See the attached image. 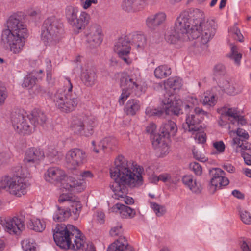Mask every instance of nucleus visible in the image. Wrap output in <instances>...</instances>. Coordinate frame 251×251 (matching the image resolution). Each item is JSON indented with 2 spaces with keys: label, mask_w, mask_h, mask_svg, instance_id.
<instances>
[{
  "label": "nucleus",
  "mask_w": 251,
  "mask_h": 251,
  "mask_svg": "<svg viewBox=\"0 0 251 251\" xmlns=\"http://www.w3.org/2000/svg\"><path fill=\"white\" fill-rule=\"evenodd\" d=\"M126 185V184H113L111 189L115 199L123 201L127 204H132L134 203V200L126 196L128 192Z\"/></svg>",
  "instance_id": "4be33fe9"
},
{
  "label": "nucleus",
  "mask_w": 251,
  "mask_h": 251,
  "mask_svg": "<svg viewBox=\"0 0 251 251\" xmlns=\"http://www.w3.org/2000/svg\"><path fill=\"white\" fill-rule=\"evenodd\" d=\"M168 139L161 135L156 136L153 141L152 146L156 150L159 157H163L170 152Z\"/></svg>",
  "instance_id": "b1692460"
},
{
  "label": "nucleus",
  "mask_w": 251,
  "mask_h": 251,
  "mask_svg": "<svg viewBox=\"0 0 251 251\" xmlns=\"http://www.w3.org/2000/svg\"><path fill=\"white\" fill-rule=\"evenodd\" d=\"M190 168L197 176H201L202 173V167L197 162H192L190 163Z\"/></svg>",
  "instance_id": "13d9d810"
},
{
  "label": "nucleus",
  "mask_w": 251,
  "mask_h": 251,
  "mask_svg": "<svg viewBox=\"0 0 251 251\" xmlns=\"http://www.w3.org/2000/svg\"><path fill=\"white\" fill-rule=\"evenodd\" d=\"M162 136L168 139L169 138L175 136L177 132V127L176 123L172 121H169L164 124L161 127Z\"/></svg>",
  "instance_id": "72a5a7b5"
},
{
  "label": "nucleus",
  "mask_w": 251,
  "mask_h": 251,
  "mask_svg": "<svg viewBox=\"0 0 251 251\" xmlns=\"http://www.w3.org/2000/svg\"><path fill=\"white\" fill-rule=\"evenodd\" d=\"M159 180H161L163 182H169L173 183H176V181L174 180L172 178L171 175L168 173H163L160 174L159 176Z\"/></svg>",
  "instance_id": "052dcab7"
},
{
  "label": "nucleus",
  "mask_w": 251,
  "mask_h": 251,
  "mask_svg": "<svg viewBox=\"0 0 251 251\" xmlns=\"http://www.w3.org/2000/svg\"><path fill=\"white\" fill-rule=\"evenodd\" d=\"M111 211L119 213L123 218H132L136 215V212L131 208L121 203H116L112 208Z\"/></svg>",
  "instance_id": "7c9ffc66"
},
{
  "label": "nucleus",
  "mask_w": 251,
  "mask_h": 251,
  "mask_svg": "<svg viewBox=\"0 0 251 251\" xmlns=\"http://www.w3.org/2000/svg\"><path fill=\"white\" fill-rule=\"evenodd\" d=\"M209 172L212 176L210 180V189L213 193L229 184L228 179L225 176V172L221 169L212 168L209 170Z\"/></svg>",
  "instance_id": "6ab92c4d"
},
{
  "label": "nucleus",
  "mask_w": 251,
  "mask_h": 251,
  "mask_svg": "<svg viewBox=\"0 0 251 251\" xmlns=\"http://www.w3.org/2000/svg\"><path fill=\"white\" fill-rule=\"evenodd\" d=\"M130 43L127 37L119 39L116 43L114 47L115 52L127 64L130 63L128 57L130 52Z\"/></svg>",
  "instance_id": "412c9836"
},
{
  "label": "nucleus",
  "mask_w": 251,
  "mask_h": 251,
  "mask_svg": "<svg viewBox=\"0 0 251 251\" xmlns=\"http://www.w3.org/2000/svg\"><path fill=\"white\" fill-rule=\"evenodd\" d=\"M196 24L198 25L200 36L201 43L203 45L206 44L214 36L216 29L217 24L213 20H207L200 21L196 20Z\"/></svg>",
  "instance_id": "4468645a"
},
{
  "label": "nucleus",
  "mask_w": 251,
  "mask_h": 251,
  "mask_svg": "<svg viewBox=\"0 0 251 251\" xmlns=\"http://www.w3.org/2000/svg\"><path fill=\"white\" fill-rule=\"evenodd\" d=\"M75 196L69 193H62L59 195L58 201L60 203L67 202L69 204Z\"/></svg>",
  "instance_id": "5fc2aeb1"
},
{
  "label": "nucleus",
  "mask_w": 251,
  "mask_h": 251,
  "mask_svg": "<svg viewBox=\"0 0 251 251\" xmlns=\"http://www.w3.org/2000/svg\"><path fill=\"white\" fill-rule=\"evenodd\" d=\"M69 204L71 208L68 209L70 210L71 212H72L74 214L78 215L82 208V204L79 198L75 196Z\"/></svg>",
  "instance_id": "de8ad7c7"
},
{
  "label": "nucleus",
  "mask_w": 251,
  "mask_h": 251,
  "mask_svg": "<svg viewBox=\"0 0 251 251\" xmlns=\"http://www.w3.org/2000/svg\"><path fill=\"white\" fill-rule=\"evenodd\" d=\"M123 232L122 227L121 225H117L113 227L110 230L109 233L112 236H116L121 234Z\"/></svg>",
  "instance_id": "e2e57ef3"
},
{
  "label": "nucleus",
  "mask_w": 251,
  "mask_h": 251,
  "mask_svg": "<svg viewBox=\"0 0 251 251\" xmlns=\"http://www.w3.org/2000/svg\"><path fill=\"white\" fill-rule=\"evenodd\" d=\"M53 232L55 242L62 249L77 251L82 249L85 243L84 236L72 225L58 224Z\"/></svg>",
  "instance_id": "f03ea898"
},
{
  "label": "nucleus",
  "mask_w": 251,
  "mask_h": 251,
  "mask_svg": "<svg viewBox=\"0 0 251 251\" xmlns=\"http://www.w3.org/2000/svg\"><path fill=\"white\" fill-rule=\"evenodd\" d=\"M213 150L212 155L223 154L226 149V145L223 141H215L212 142Z\"/></svg>",
  "instance_id": "c03bdc74"
},
{
  "label": "nucleus",
  "mask_w": 251,
  "mask_h": 251,
  "mask_svg": "<svg viewBox=\"0 0 251 251\" xmlns=\"http://www.w3.org/2000/svg\"><path fill=\"white\" fill-rule=\"evenodd\" d=\"M149 203L151 208L157 216H162L166 212V207L164 205L159 204L151 201H149Z\"/></svg>",
  "instance_id": "a18cd8bd"
},
{
  "label": "nucleus",
  "mask_w": 251,
  "mask_h": 251,
  "mask_svg": "<svg viewBox=\"0 0 251 251\" xmlns=\"http://www.w3.org/2000/svg\"><path fill=\"white\" fill-rule=\"evenodd\" d=\"M143 171L142 167L137 164H131L124 156L119 155L110 169V175L114 181L113 184H126L133 188L142 185Z\"/></svg>",
  "instance_id": "f257e3e1"
},
{
  "label": "nucleus",
  "mask_w": 251,
  "mask_h": 251,
  "mask_svg": "<svg viewBox=\"0 0 251 251\" xmlns=\"http://www.w3.org/2000/svg\"><path fill=\"white\" fill-rule=\"evenodd\" d=\"M80 5L84 10L90 8L91 6L96 5L98 3V0H79Z\"/></svg>",
  "instance_id": "6e6d98bb"
},
{
  "label": "nucleus",
  "mask_w": 251,
  "mask_h": 251,
  "mask_svg": "<svg viewBox=\"0 0 251 251\" xmlns=\"http://www.w3.org/2000/svg\"><path fill=\"white\" fill-rule=\"evenodd\" d=\"M174 96H169L168 99L163 100V108L158 109L149 107L146 109V114L148 116H160L165 112L167 114L173 113L175 115H178L182 112L181 107L183 104L182 101L180 99L174 100Z\"/></svg>",
  "instance_id": "1a4fd4ad"
},
{
  "label": "nucleus",
  "mask_w": 251,
  "mask_h": 251,
  "mask_svg": "<svg viewBox=\"0 0 251 251\" xmlns=\"http://www.w3.org/2000/svg\"><path fill=\"white\" fill-rule=\"evenodd\" d=\"M97 125L94 118H75L71 123V128L74 133L86 137L91 135L93 128Z\"/></svg>",
  "instance_id": "f8f14e48"
},
{
  "label": "nucleus",
  "mask_w": 251,
  "mask_h": 251,
  "mask_svg": "<svg viewBox=\"0 0 251 251\" xmlns=\"http://www.w3.org/2000/svg\"><path fill=\"white\" fill-rule=\"evenodd\" d=\"M141 107V104L138 100L131 99L126 103L124 111L126 115L133 116L140 111Z\"/></svg>",
  "instance_id": "473e14b6"
},
{
  "label": "nucleus",
  "mask_w": 251,
  "mask_h": 251,
  "mask_svg": "<svg viewBox=\"0 0 251 251\" xmlns=\"http://www.w3.org/2000/svg\"><path fill=\"white\" fill-rule=\"evenodd\" d=\"M195 133V132L193 134ZM194 138L198 143H203L206 141V135L203 132L197 131Z\"/></svg>",
  "instance_id": "69168bd1"
},
{
  "label": "nucleus",
  "mask_w": 251,
  "mask_h": 251,
  "mask_svg": "<svg viewBox=\"0 0 251 251\" xmlns=\"http://www.w3.org/2000/svg\"><path fill=\"white\" fill-rule=\"evenodd\" d=\"M65 88L59 89L53 96L55 107L61 112L68 113L76 107L78 101L77 98L73 94V85L69 78H66Z\"/></svg>",
  "instance_id": "39448f33"
},
{
  "label": "nucleus",
  "mask_w": 251,
  "mask_h": 251,
  "mask_svg": "<svg viewBox=\"0 0 251 251\" xmlns=\"http://www.w3.org/2000/svg\"><path fill=\"white\" fill-rule=\"evenodd\" d=\"M70 177H68L64 170L57 167H50L44 175L45 181L49 183L57 185H60L61 189L66 188L64 184L69 183Z\"/></svg>",
  "instance_id": "ddd939ff"
},
{
  "label": "nucleus",
  "mask_w": 251,
  "mask_h": 251,
  "mask_svg": "<svg viewBox=\"0 0 251 251\" xmlns=\"http://www.w3.org/2000/svg\"><path fill=\"white\" fill-rule=\"evenodd\" d=\"M29 227L36 231L41 232L46 228V224L44 220L37 218H32L29 222Z\"/></svg>",
  "instance_id": "a19ab883"
},
{
  "label": "nucleus",
  "mask_w": 251,
  "mask_h": 251,
  "mask_svg": "<svg viewBox=\"0 0 251 251\" xmlns=\"http://www.w3.org/2000/svg\"><path fill=\"white\" fill-rule=\"evenodd\" d=\"M229 37L233 38L234 40L239 42L243 41V36L241 34L240 30L237 27L236 25H234L229 29Z\"/></svg>",
  "instance_id": "09e8293b"
},
{
  "label": "nucleus",
  "mask_w": 251,
  "mask_h": 251,
  "mask_svg": "<svg viewBox=\"0 0 251 251\" xmlns=\"http://www.w3.org/2000/svg\"><path fill=\"white\" fill-rule=\"evenodd\" d=\"M30 123L35 126L43 125L46 120L47 117L45 114L42 111L38 110H34L29 116Z\"/></svg>",
  "instance_id": "f704fd0d"
},
{
  "label": "nucleus",
  "mask_w": 251,
  "mask_h": 251,
  "mask_svg": "<svg viewBox=\"0 0 251 251\" xmlns=\"http://www.w3.org/2000/svg\"><path fill=\"white\" fill-rule=\"evenodd\" d=\"M28 183L20 176H5L0 178V191L5 190L10 195L20 198L27 192Z\"/></svg>",
  "instance_id": "423d86ee"
},
{
  "label": "nucleus",
  "mask_w": 251,
  "mask_h": 251,
  "mask_svg": "<svg viewBox=\"0 0 251 251\" xmlns=\"http://www.w3.org/2000/svg\"><path fill=\"white\" fill-rule=\"evenodd\" d=\"M13 172L15 173L13 176H20L24 178L27 174L26 169L23 168L21 166H18L13 169Z\"/></svg>",
  "instance_id": "bf43d9fd"
},
{
  "label": "nucleus",
  "mask_w": 251,
  "mask_h": 251,
  "mask_svg": "<svg viewBox=\"0 0 251 251\" xmlns=\"http://www.w3.org/2000/svg\"><path fill=\"white\" fill-rule=\"evenodd\" d=\"M78 12V7L74 5H68L65 9V17L72 26L77 19Z\"/></svg>",
  "instance_id": "e433bc0d"
},
{
  "label": "nucleus",
  "mask_w": 251,
  "mask_h": 251,
  "mask_svg": "<svg viewBox=\"0 0 251 251\" xmlns=\"http://www.w3.org/2000/svg\"><path fill=\"white\" fill-rule=\"evenodd\" d=\"M11 122L14 130L21 134H29L33 130V127L29 123L28 117L20 113H13L11 117Z\"/></svg>",
  "instance_id": "dca6fc26"
},
{
  "label": "nucleus",
  "mask_w": 251,
  "mask_h": 251,
  "mask_svg": "<svg viewBox=\"0 0 251 251\" xmlns=\"http://www.w3.org/2000/svg\"><path fill=\"white\" fill-rule=\"evenodd\" d=\"M71 216V211L68 209L58 207L53 215V219L55 222H63Z\"/></svg>",
  "instance_id": "58836bf2"
},
{
  "label": "nucleus",
  "mask_w": 251,
  "mask_h": 251,
  "mask_svg": "<svg viewBox=\"0 0 251 251\" xmlns=\"http://www.w3.org/2000/svg\"><path fill=\"white\" fill-rule=\"evenodd\" d=\"M107 251H135L133 247L130 245L127 239L121 236L111 243L108 247Z\"/></svg>",
  "instance_id": "a878e982"
},
{
  "label": "nucleus",
  "mask_w": 251,
  "mask_h": 251,
  "mask_svg": "<svg viewBox=\"0 0 251 251\" xmlns=\"http://www.w3.org/2000/svg\"><path fill=\"white\" fill-rule=\"evenodd\" d=\"M78 176L79 178L77 179L74 177H70L69 183L64 184L66 191L74 193L84 192L87 188V181L92 180L95 175L90 170H83L80 171Z\"/></svg>",
  "instance_id": "9b49d317"
},
{
  "label": "nucleus",
  "mask_w": 251,
  "mask_h": 251,
  "mask_svg": "<svg viewBox=\"0 0 251 251\" xmlns=\"http://www.w3.org/2000/svg\"><path fill=\"white\" fill-rule=\"evenodd\" d=\"M219 85L225 93L229 95H236L240 93L243 90L241 86L235 83L230 82L224 79L219 81Z\"/></svg>",
  "instance_id": "bb28decb"
},
{
  "label": "nucleus",
  "mask_w": 251,
  "mask_h": 251,
  "mask_svg": "<svg viewBox=\"0 0 251 251\" xmlns=\"http://www.w3.org/2000/svg\"><path fill=\"white\" fill-rule=\"evenodd\" d=\"M171 74V68L166 65H160L156 67L154 71L155 77L157 79H163L167 77Z\"/></svg>",
  "instance_id": "ea45409f"
},
{
  "label": "nucleus",
  "mask_w": 251,
  "mask_h": 251,
  "mask_svg": "<svg viewBox=\"0 0 251 251\" xmlns=\"http://www.w3.org/2000/svg\"><path fill=\"white\" fill-rule=\"evenodd\" d=\"M196 179L192 175H185L182 179L183 184L188 188Z\"/></svg>",
  "instance_id": "680f3d73"
},
{
  "label": "nucleus",
  "mask_w": 251,
  "mask_h": 251,
  "mask_svg": "<svg viewBox=\"0 0 251 251\" xmlns=\"http://www.w3.org/2000/svg\"><path fill=\"white\" fill-rule=\"evenodd\" d=\"M0 223L5 231L12 235L20 234L25 227L24 218L19 216L0 218Z\"/></svg>",
  "instance_id": "2eb2a0df"
},
{
  "label": "nucleus",
  "mask_w": 251,
  "mask_h": 251,
  "mask_svg": "<svg viewBox=\"0 0 251 251\" xmlns=\"http://www.w3.org/2000/svg\"><path fill=\"white\" fill-rule=\"evenodd\" d=\"M190 25L188 13L186 11L181 13L176 20L174 29L180 35L187 37L189 40L197 39L199 35L198 26L196 24Z\"/></svg>",
  "instance_id": "6e6552de"
},
{
  "label": "nucleus",
  "mask_w": 251,
  "mask_h": 251,
  "mask_svg": "<svg viewBox=\"0 0 251 251\" xmlns=\"http://www.w3.org/2000/svg\"><path fill=\"white\" fill-rule=\"evenodd\" d=\"M45 156L43 151L35 147L27 149L25 153L24 161L25 163H37L44 159Z\"/></svg>",
  "instance_id": "5701e85b"
},
{
  "label": "nucleus",
  "mask_w": 251,
  "mask_h": 251,
  "mask_svg": "<svg viewBox=\"0 0 251 251\" xmlns=\"http://www.w3.org/2000/svg\"><path fill=\"white\" fill-rule=\"evenodd\" d=\"M188 189L192 192L195 194H200L202 190V187L201 184L196 180L194 183L190 185Z\"/></svg>",
  "instance_id": "4d7b16f0"
},
{
  "label": "nucleus",
  "mask_w": 251,
  "mask_h": 251,
  "mask_svg": "<svg viewBox=\"0 0 251 251\" xmlns=\"http://www.w3.org/2000/svg\"><path fill=\"white\" fill-rule=\"evenodd\" d=\"M61 24L56 18L51 17L46 19L43 25L41 41L47 47H54L60 39Z\"/></svg>",
  "instance_id": "0eeeda50"
},
{
  "label": "nucleus",
  "mask_w": 251,
  "mask_h": 251,
  "mask_svg": "<svg viewBox=\"0 0 251 251\" xmlns=\"http://www.w3.org/2000/svg\"><path fill=\"white\" fill-rule=\"evenodd\" d=\"M118 143L117 139L113 137L105 138L99 144H97L96 141H93L92 142L93 151L96 153H98L99 152L98 147H101L103 149L106 148L112 149L113 147L117 146Z\"/></svg>",
  "instance_id": "c756f323"
},
{
  "label": "nucleus",
  "mask_w": 251,
  "mask_h": 251,
  "mask_svg": "<svg viewBox=\"0 0 251 251\" xmlns=\"http://www.w3.org/2000/svg\"><path fill=\"white\" fill-rule=\"evenodd\" d=\"M65 160L68 166L72 169H76L87 161V155L83 150L74 148L70 150L65 156Z\"/></svg>",
  "instance_id": "a211bd4d"
},
{
  "label": "nucleus",
  "mask_w": 251,
  "mask_h": 251,
  "mask_svg": "<svg viewBox=\"0 0 251 251\" xmlns=\"http://www.w3.org/2000/svg\"><path fill=\"white\" fill-rule=\"evenodd\" d=\"M147 0H123L122 9L127 12H137L143 10Z\"/></svg>",
  "instance_id": "393cba45"
},
{
  "label": "nucleus",
  "mask_w": 251,
  "mask_h": 251,
  "mask_svg": "<svg viewBox=\"0 0 251 251\" xmlns=\"http://www.w3.org/2000/svg\"><path fill=\"white\" fill-rule=\"evenodd\" d=\"M81 78L87 87L94 86L97 78L96 68L91 63L84 64L81 68Z\"/></svg>",
  "instance_id": "aec40b11"
},
{
  "label": "nucleus",
  "mask_w": 251,
  "mask_h": 251,
  "mask_svg": "<svg viewBox=\"0 0 251 251\" xmlns=\"http://www.w3.org/2000/svg\"><path fill=\"white\" fill-rule=\"evenodd\" d=\"M91 20L90 15L84 10L80 11L79 16H77L73 27L77 30L84 29L90 23Z\"/></svg>",
  "instance_id": "2f4dec72"
},
{
  "label": "nucleus",
  "mask_w": 251,
  "mask_h": 251,
  "mask_svg": "<svg viewBox=\"0 0 251 251\" xmlns=\"http://www.w3.org/2000/svg\"><path fill=\"white\" fill-rule=\"evenodd\" d=\"M202 103L204 105L214 106L217 103V97L210 92L204 93V98L201 100Z\"/></svg>",
  "instance_id": "37998d69"
},
{
  "label": "nucleus",
  "mask_w": 251,
  "mask_h": 251,
  "mask_svg": "<svg viewBox=\"0 0 251 251\" xmlns=\"http://www.w3.org/2000/svg\"><path fill=\"white\" fill-rule=\"evenodd\" d=\"M186 111L185 122L182 125L185 131L194 133L199 131L201 127L200 125L204 117H209V114L200 107Z\"/></svg>",
  "instance_id": "9d476101"
},
{
  "label": "nucleus",
  "mask_w": 251,
  "mask_h": 251,
  "mask_svg": "<svg viewBox=\"0 0 251 251\" xmlns=\"http://www.w3.org/2000/svg\"><path fill=\"white\" fill-rule=\"evenodd\" d=\"M232 137V140L231 144L233 147H235V151L237 152L242 145V142L239 137L234 136Z\"/></svg>",
  "instance_id": "338daca9"
},
{
  "label": "nucleus",
  "mask_w": 251,
  "mask_h": 251,
  "mask_svg": "<svg viewBox=\"0 0 251 251\" xmlns=\"http://www.w3.org/2000/svg\"><path fill=\"white\" fill-rule=\"evenodd\" d=\"M127 38L129 43L131 42L132 44L139 48H142L146 44L145 36L143 34L137 32L130 34Z\"/></svg>",
  "instance_id": "4c0bfd02"
},
{
  "label": "nucleus",
  "mask_w": 251,
  "mask_h": 251,
  "mask_svg": "<svg viewBox=\"0 0 251 251\" xmlns=\"http://www.w3.org/2000/svg\"><path fill=\"white\" fill-rule=\"evenodd\" d=\"M182 85V79L178 77L169 78L165 83V88H170L173 90H179Z\"/></svg>",
  "instance_id": "79ce46f5"
},
{
  "label": "nucleus",
  "mask_w": 251,
  "mask_h": 251,
  "mask_svg": "<svg viewBox=\"0 0 251 251\" xmlns=\"http://www.w3.org/2000/svg\"><path fill=\"white\" fill-rule=\"evenodd\" d=\"M187 104L185 105V108L186 110L193 109V107L197 106L199 104L198 100L195 97L191 96L187 98Z\"/></svg>",
  "instance_id": "864d4df0"
},
{
  "label": "nucleus",
  "mask_w": 251,
  "mask_h": 251,
  "mask_svg": "<svg viewBox=\"0 0 251 251\" xmlns=\"http://www.w3.org/2000/svg\"><path fill=\"white\" fill-rule=\"evenodd\" d=\"M230 57L234 60L235 63L237 65H240L242 54L238 52L237 47L232 44H231V54Z\"/></svg>",
  "instance_id": "3c124183"
},
{
  "label": "nucleus",
  "mask_w": 251,
  "mask_h": 251,
  "mask_svg": "<svg viewBox=\"0 0 251 251\" xmlns=\"http://www.w3.org/2000/svg\"><path fill=\"white\" fill-rule=\"evenodd\" d=\"M9 29L4 30L2 39L7 44L9 50L13 54L21 52L27 37V29L22 22L14 16L10 18L8 22Z\"/></svg>",
  "instance_id": "7ed1b4c3"
},
{
  "label": "nucleus",
  "mask_w": 251,
  "mask_h": 251,
  "mask_svg": "<svg viewBox=\"0 0 251 251\" xmlns=\"http://www.w3.org/2000/svg\"><path fill=\"white\" fill-rule=\"evenodd\" d=\"M218 112L221 115V118H225L228 120L230 123H236V119L240 113L237 108L224 106L218 109Z\"/></svg>",
  "instance_id": "c85d7f7f"
},
{
  "label": "nucleus",
  "mask_w": 251,
  "mask_h": 251,
  "mask_svg": "<svg viewBox=\"0 0 251 251\" xmlns=\"http://www.w3.org/2000/svg\"><path fill=\"white\" fill-rule=\"evenodd\" d=\"M101 27L97 24L91 25L85 31V41L90 48L99 47L103 40Z\"/></svg>",
  "instance_id": "f3484780"
},
{
  "label": "nucleus",
  "mask_w": 251,
  "mask_h": 251,
  "mask_svg": "<svg viewBox=\"0 0 251 251\" xmlns=\"http://www.w3.org/2000/svg\"><path fill=\"white\" fill-rule=\"evenodd\" d=\"M166 19V15L164 12H158L149 16L146 20V24L148 28L154 29L163 24Z\"/></svg>",
  "instance_id": "cd10ccee"
},
{
  "label": "nucleus",
  "mask_w": 251,
  "mask_h": 251,
  "mask_svg": "<svg viewBox=\"0 0 251 251\" xmlns=\"http://www.w3.org/2000/svg\"><path fill=\"white\" fill-rule=\"evenodd\" d=\"M228 133L230 137H233L234 136L235 134H236L238 137L241 138L244 140H248L250 138V136L248 132L245 129L241 128H238L236 130H229Z\"/></svg>",
  "instance_id": "8fccbe9b"
},
{
  "label": "nucleus",
  "mask_w": 251,
  "mask_h": 251,
  "mask_svg": "<svg viewBox=\"0 0 251 251\" xmlns=\"http://www.w3.org/2000/svg\"><path fill=\"white\" fill-rule=\"evenodd\" d=\"M241 220L246 224H251V215L247 211L241 212L240 215Z\"/></svg>",
  "instance_id": "0e129e2a"
},
{
  "label": "nucleus",
  "mask_w": 251,
  "mask_h": 251,
  "mask_svg": "<svg viewBox=\"0 0 251 251\" xmlns=\"http://www.w3.org/2000/svg\"><path fill=\"white\" fill-rule=\"evenodd\" d=\"M116 79H118L122 87L121 94L118 99L120 105H123L125 102L131 95H136L140 89L141 75L140 70L132 68L128 71L118 73L115 75Z\"/></svg>",
  "instance_id": "20e7f679"
},
{
  "label": "nucleus",
  "mask_w": 251,
  "mask_h": 251,
  "mask_svg": "<svg viewBox=\"0 0 251 251\" xmlns=\"http://www.w3.org/2000/svg\"><path fill=\"white\" fill-rule=\"evenodd\" d=\"M166 39L168 42L172 44H177L181 42L189 40L187 37L184 35H180L174 29L167 33Z\"/></svg>",
  "instance_id": "c9c22d12"
},
{
  "label": "nucleus",
  "mask_w": 251,
  "mask_h": 251,
  "mask_svg": "<svg viewBox=\"0 0 251 251\" xmlns=\"http://www.w3.org/2000/svg\"><path fill=\"white\" fill-rule=\"evenodd\" d=\"M23 249L25 251H36L35 243L28 239H25L21 243Z\"/></svg>",
  "instance_id": "603ef678"
},
{
  "label": "nucleus",
  "mask_w": 251,
  "mask_h": 251,
  "mask_svg": "<svg viewBox=\"0 0 251 251\" xmlns=\"http://www.w3.org/2000/svg\"><path fill=\"white\" fill-rule=\"evenodd\" d=\"M37 72H32L30 74L26 75L24 78V82L22 84L23 87L31 88L34 86L36 83V78L38 77L37 75ZM38 77H40L38 76Z\"/></svg>",
  "instance_id": "49530a36"
},
{
  "label": "nucleus",
  "mask_w": 251,
  "mask_h": 251,
  "mask_svg": "<svg viewBox=\"0 0 251 251\" xmlns=\"http://www.w3.org/2000/svg\"><path fill=\"white\" fill-rule=\"evenodd\" d=\"M156 125L153 123H150L146 128V131L150 134H154L156 131Z\"/></svg>",
  "instance_id": "774afa93"
}]
</instances>
